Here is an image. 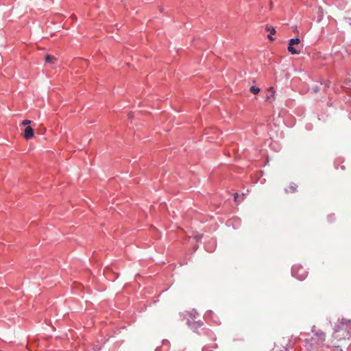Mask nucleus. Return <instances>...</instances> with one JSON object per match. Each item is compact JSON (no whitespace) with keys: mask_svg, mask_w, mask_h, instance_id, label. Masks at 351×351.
I'll return each mask as SVG.
<instances>
[{"mask_svg":"<svg viewBox=\"0 0 351 351\" xmlns=\"http://www.w3.org/2000/svg\"><path fill=\"white\" fill-rule=\"evenodd\" d=\"M351 335V320L342 319L338 326H335V331L330 340V345L339 347V342L346 339Z\"/></svg>","mask_w":351,"mask_h":351,"instance_id":"obj_1","label":"nucleus"},{"mask_svg":"<svg viewBox=\"0 0 351 351\" xmlns=\"http://www.w3.org/2000/svg\"><path fill=\"white\" fill-rule=\"evenodd\" d=\"M300 40L299 38H292L289 40L288 51L291 54H300Z\"/></svg>","mask_w":351,"mask_h":351,"instance_id":"obj_2","label":"nucleus"},{"mask_svg":"<svg viewBox=\"0 0 351 351\" xmlns=\"http://www.w3.org/2000/svg\"><path fill=\"white\" fill-rule=\"evenodd\" d=\"M312 332L314 333L315 337H312L311 341L315 340L318 343H322L326 340L325 333L317 329L315 326L313 327Z\"/></svg>","mask_w":351,"mask_h":351,"instance_id":"obj_3","label":"nucleus"},{"mask_svg":"<svg viewBox=\"0 0 351 351\" xmlns=\"http://www.w3.org/2000/svg\"><path fill=\"white\" fill-rule=\"evenodd\" d=\"M34 132L32 127L27 126L25 128L23 133L24 138L27 140L32 138L34 136Z\"/></svg>","mask_w":351,"mask_h":351,"instance_id":"obj_4","label":"nucleus"},{"mask_svg":"<svg viewBox=\"0 0 351 351\" xmlns=\"http://www.w3.org/2000/svg\"><path fill=\"white\" fill-rule=\"evenodd\" d=\"M269 94L267 95L265 100L269 102H271L275 100V90L273 87H269L267 89Z\"/></svg>","mask_w":351,"mask_h":351,"instance_id":"obj_5","label":"nucleus"},{"mask_svg":"<svg viewBox=\"0 0 351 351\" xmlns=\"http://www.w3.org/2000/svg\"><path fill=\"white\" fill-rule=\"evenodd\" d=\"M298 187V186L297 184H295V182H291V183H290L288 188L286 189V191L287 193H294L297 191Z\"/></svg>","mask_w":351,"mask_h":351,"instance_id":"obj_6","label":"nucleus"},{"mask_svg":"<svg viewBox=\"0 0 351 351\" xmlns=\"http://www.w3.org/2000/svg\"><path fill=\"white\" fill-rule=\"evenodd\" d=\"M45 62L53 64L57 62V59L54 56L47 55L45 56Z\"/></svg>","mask_w":351,"mask_h":351,"instance_id":"obj_7","label":"nucleus"},{"mask_svg":"<svg viewBox=\"0 0 351 351\" xmlns=\"http://www.w3.org/2000/svg\"><path fill=\"white\" fill-rule=\"evenodd\" d=\"M267 29L270 32V34L268 35V38L269 40H273V38H271V35L276 33L275 29L272 27H267Z\"/></svg>","mask_w":351,"mask_h":351,"instance_id":"obj_8","label":"nucleus"},{"mask_svg":"<svg viewBox=\"0 0 351 351\" xmlns=\"http://www.w3.org/2000/svg\"><path fill=\"white\" fill-rule=\"evenodd\" d=\"M243 195H244V194H242L241 196H239V195L238 193H235L234 195V202L237 203H239L241 201H242L243 199Z\"/></svg>","mask_w":351,"mask_h":351,"instance_id":"obj_9","label":"nucleus"},{"mask_svg":"<svg viewBox=\"0 0 351 351\" xmlns=\"http://www.w3.org/2000/svg\"><path fill=\"white\" fill-rule=\"evenodd\" d=\"M250 90L251 91V93H252L253 94L256 95V94H258L259 93L260 88L256 87V86H252L250 87Z\"/></svg>","mask_w":351,"mask_h":351,"instance_id":"obj_10","label":"nucleus"},{"mask_svg":"<svg viewBox=\"0 0 351 351\" xmlns=\"http://www.w3.org/2000/svg\"><path fill=\"white\" fill-rule=\"evenodd\" d=\"M30 123H31V121H29V120H24L22 122V125H29Z\"/></svg>","mask_w":351,"mask_h":351,"instance_id":"obj_11","label":"nucleus"},{"mask_svg":"<svg viewBox=\"0 0 351 351\" xmlns=\"http://www.w3.org/2000/svg\"><path fill=\"white\" fill-rule=\"evenodd\" d=\"M313 93H316L319 91V88L317 86H315L313 88Z\"/></svg>","mask_w":351,"mask_h":351,"instance_id":"obj_12","label":"nucleus"},{"mask_svg":"<svg viewBox=\"0 0 351 351\" xmlns=\"http://www.w3.org/2000/svg\"><path fill=\"white\" fill-rule=\"evenodd\" d=\"M71 18H72L73 19H76V16H75V15H72V16H71Z\"/></svg>","mask_w":351,"mask_h":351,"instance_id":"obj_13","label":"nucleus"},{"mask_svg":"<svg viewBox=\"0 0 351 351\" xmlns=\"http://www.w3.org/2000/svg\"><path fill=\"white\" fill-rule=\"evenodd\" d=\"M128 117H129V118H132V114L131 113L128 114Z\"/></svg>","mask_w":351,"mask_h":351,"instance_id":"obj_14","label":"nucleus"}]
</instances>
